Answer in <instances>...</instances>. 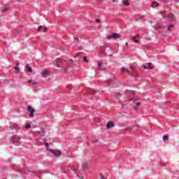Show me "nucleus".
Instances as JSON below:
<instances>
[{"instance_id":"nucleus-1","label":"nucleus","mask_w":179,"mask_h":179,"mask_svg":"<svg viewBox=\"0 0 179 179\" xmlns=\"http://www.w3.org/2000/svg\"><path fill=\"white\" fill-rule=\"evenodd\" d=\"M56 66L58 68H62L64 72H66L68 71V68L66 67V62L63 60L62 59H57L55 60Z\"/></svg>"},{"instance_id":"nucleus-2","label":"nucleus","mask_w":179,"mask_h":179,"mask_svg":"<svg viewBox=\"0 0 179 179\" xmlns=\"http://www.w3.org/2000/svg\"><path fill=\"white\" fill-rule=\"evenodd\" d=\"M162 15L164 18L167 19L169 22H171V23H176V17L174 16V14L167 13L166 11H164L162 13Z\"/></svg>"},{"instance_id":"nucleus-3","label":"nucleus","mask_w":179,"mask_h":179,"mask_svg":"<svg viewBox=\"0 0 179 179\" xmlns=\"http://www.w3.org/2000/svg\"><path fill=\"white\" fill-rule=\"evenodd\" d=\"M22 139L21 136H17L16 135H13L10 138V142L13 143V145H15L16 146H19L22 143L20 141Z\"/></svg>"},{"instance_id":"nucleus-4","label":"nucleus","mask_w":179,"mask_h":179,"mask_svg":"<svg viewBox=\"0 0 179 179\" xmlns=\"http://www.w3.org/2000/svg\"><path fill=\"white\" fill-rule=\"evenodd\" d=\"M79 169V166L78 165H75L73 164H70L66 168V170H67L69 172L73 171L74 173H76V171Z\"/></svg>"},{"instance_id":"nucleus-5","label":"nucleus","mask_w":179,"mask_h":179,"mask_svg":"<svg viewBox=\"0 0 179 179\" xmlns=\"http://www.w3.org/2000/svg\"><path fill=\"white\" fill-rule=\"evenodd\" d=\"M139 129H141V126L138 124L128 127L127 128V131H129V132H136V131H139Z\"/></svg>"},{"instance_id":"nucleus-6","label":"nucleus","mask_w":179,"mask_h":179,"mask_svg":"<svg viewBox=\"0 0 179 179\" xmlns=\"http://www.w3.org/2000/svg\"><path fill=\"white\" fill-rule=\"evenodd\" d=\"M47 148H48V144L46 145ZM48 150H49V152H50V153H52V155H54V156H61L62 155V152H61V150H50L48 149Z\"/></svg>"},{"instance_id":"nucleus-7","label":"nucleus","mask_w":179,"mask_h":179,"mask_svg":"<svg viewBox=\"0 0 179 179\" xmlns=\"http://www.w3.org/2000/svg\"><path fill=\"white\" fill-rule=\"evenodd\" d=\"M27 111H29V117L30 118H33L34 117V113H36V110L31 107V106H27Z\"/></svg>"},{"instance_id":"nucleus-8","label":"nucleus","mask_w":179,"mask_h":179,"mask_svg":"<svg viewBox=\"0 0 179 179\" xmlns=\"http://www.w3.org/2000/svg\"><path fill=\"white\" fill-rule=\"evenodd\" d=\"M111 38H113L114 40H117V38H121V34L114 33L112 35L108 36V40H111Z\"/></svg>"},{"instance_id":"nucleus-9","label":"nucleus","mask_w":179,"mask_h":179,"mask_svg":"<svg viewBox=\"0 0 179 179\" xmlns=\"http://www.w3.org/2000/svg\"><path fill=\"white\" fill-rule=\"evenodd\" d=\"M98 68L99 71H106V66H103V62L101 61L98 62Z\"/></svg>"},{"instance_id":"nucleus-10","label":"nucleus","mask_w":179,"mask_h":179,"mask_svg":"<svg viewBox=\"0 0 179 179\" xmlns=\"http://www.w3.org/2000/svg\"><path fill=\"white\" fill-rule=\"evenodd\" d=\"M89 166V161L84 159L83 161V170L85 171L86 170V167Z\"/></svg>"},{"instance_id":"nucleus-11","label":"nucleus","mask_w":179,"mask_h":179,"mask_svg":"<svg viewBox=\"0 0 179 179\" xmlns=\"http://www.w3.org/2000/svg\"><path fill=\"white\" fill-rule=\"evenodd\" d=\"M115 124L114 123V122H108L106 124V128L108 129H110L111 128H113V127H115Z\"/></svg>"},{"instance_id":"nucleus-12","label":"nucleus","mask_w":179,"mask_h":179,"mask_svg":"<svg viewBox=\"0 0 179 179\" xmlns=\"http://www.w3.org/2000/svg\"><path fill=\"white\" fill-rule=\"evenodd\" d=\"M114 85V81L113 80H108L106 81V86H113Z\"/></svg>"},{"instance_id":"nucleus-13","label":"nucleus","mask_w":179,"mask_h":179,"mask_svg":"<svg viewBox=\"0 0 179 179\" xmlns=\"http://www.w3.org/2000/svg\"><path fill=\"white\" fill-rule=\"evenodd\" d=\"M159 3L157 1H155L152 3L151 8H157V6H159Z\"/></svg>"},{"instance_id":"nucleus-14","label":"nucleus","mask_w":179,"mask_h":179,"mask_svg":"<svg viewBox=\"0 0 179 179\" xmlns=\"http://www.w3.org/2000/svg\"><path fill=\"white\" fill-rule=\"evenodd\" d=\"M138 36H132L131 40L132 41H134V43H139V40H137V38H138Z\"/></svg>"},{"instance_id":"nucleus-15","label":"nucleus","mask_w":179,"mask_h":179,"mask_svg":"<svg viewBox=\"0 0 179 179\" xmlns=\"http://www.w3.org/2000/svg\"><path fill=\"white\" fill-rule=\"evenodd\" d=\"M122 72H125V71L127 72L128 75H132L131 73V71H129V70L125 67H122Z\"/></svg>"},{"instance_id":"nucleus-16","label":"nucleus","mask_w":179,"mask_h":179,"mask_svg":"<svg viewBox=\"0 0 179 179\" xmlns=\"http://www.w3.org/2000/svg\"><path fill=\"white\" fill-rule=\"evenodd\" d=\"M48 75H50V72H48L47 70L42 72V76H48Z\"/></svg>"},{"instance_id":"nucleus-17","label":"nucleus","mask_w":179,"mask_h":179,"mask_svg":"<svg viewBox=\"0 0 179 179\" xmlns=\"http://www.w3.org/2000/svg\"><path fill=\"white\" fill-rule=\"evenodd\" d=\"M26 69H27V71H28V72L29 73L33 72V69H31V67H30V65L27 64Z\"/></svg>"},{"instance_id":"nucleus-18","label":"nucleus","mask_w":179,"mask_h":179,"mask_svg":"<svg viewBox=\"0 0 179 179\" xmlns=\"http://www.w3.org/2000/svg\"><path fill=\"white\" fill-rule=\"evenodd\" d=\"M90 94H92V96H96V93H97V92H96L94 90H90L89 91Z\"/></svg>"},{"instance_id":"nucleus-19","label":"nucleus","mask_w":179,"mask_h":179,"mask_svg":"<svg viewBox=\"0 0 179 179\" xmlns=\"http://www.w3.org/2000/svg\"><path fill=\"white\" fill-rule=\"evenodd\" d=\"M17 171H18L19 173H20L21 174H22V173H26V171H24V169L20 168V167H18V168H17Z\"/></svg>"},{"instance_id":"nucleus-20","label":"nucleus","mask_w":179,"mask_h":179,"mask_svg":"<svg viewBox=\"0 0 179 179\" xmlns=\"http://www.w3.org/2000/svg\"><path fill=\"white\" fill-rule=\"evenodd\" d=\"M148 69H155V66H153V64L148 63Z\"/></svg>"},{"instance_id":"nucleus-21","label":"nucleus","mask_w":179,"mask_h":179,"mask_svg":"<svg viewBox=\"0 0 179 179\" xmlns=\"http://www.w3.org/2000/svg\"><path fill=\"white\" fill-rule=\"evenodd\" d=\"M123 5H125V6H129V3L128 2V0H122Z\"/></svg>"},{"instance_id":"nucleus-22","label":"nucleus","mask_w":179,"mask_h":179,"mask_svg":"<svg viewBox=\"0 0 179 179\" xmlns=\"http://www.w3.org/2000/svg\"><path fill=\"white\" fill-rule=\"evenodd\" d=\"M173 27H174V24H170V25L167 27L168 31H171V29H173Z\"/></svg>"},{"instance_id":"nucleus-23","label":"nucleus","mask_w":179,"mask_h":179,"mask_svg":"<svg viewBox=\"0 0 179 179\" xmlns=\"http://www.w3.org/2000/svg\"><path fill=\"white\" fill-rule=\"evenodd\" d=\"M162 138H163L164 142H167V141H169V136H167V135L163 136Z\"/></svg>"},{"instance_id":"nucleus-24","label":"nucleus","mask_w":179,"mask_h":179,"mask_svg":"<svg viewBox=\"0 0 179 179\" xmlns=\"http://www.w3.org/2000/svg\"><path fill=\"white\" fill-rule=\"evenodd\" d=\"M25 128H26L27 129H30V128H31V124H30V123H27V124H25Z\"/></svg>"},{"instance_id":"nucleus-25","label":"nucleus","mask_w":179,"mask_h":179,"mask_svg":"<svg viewBox=\"0 0 179 179\" xmlns=\"http://www.w3.org/2000/svg\"><path fill=\"white\" fill-rule=\"evenodd\" d=\"M14 69H15V71H17V73L20 72V69L19 68V66H15L13 67Z\"/></svg>"},{"instance_id":"nucleus-26","label":"nucleus","mask_w":179,"mask_h":179,"mask_svg":"<svg viewBox=\"0 0 179 179\" xmlns=\"http://www.w3.org/2000/svg\"><path fill=\"white\" fill-rule=\"evenodd\" d=\"M9 9H10L9 7H6V8H5L2 10V12H3V13H5V12H8V10H9Z\"/></svg>"},{"instance_id":"nucleus-27","label":"nucleus","mask_w":179,"mask_h":179,"mask_svg":"<svg viewBox=\"0 0 179 179\" xmlns=\"http://www.w3.org/2000/svg\"><path fill=\"white\" fill-rule=\"evenodd\" d=\"M126 92H129L130 93H132V94H136V91H134V90H126Z\"/></svg>"},{"instance_id":"nucleus-28","label":"nucleus","mask_w":179,"mask_h":179,"mask_svg":"<svg viewBox=\"0 0 179 179\" xmlns=\"http://www.w3.org/2000/svg\"><path fill=\"white\" fill-rule=\"evenodd\" d=\"M43 30V26L40 25L38 27V31H41Z\"/></svg>"},{"instance_id":"nucleus-29","label":"nucleus","mask_w":179,"mask_h":179,"mask_svg":"<svg viewBox=\"0 0 179 179\" xmlns=\"http://www.w3.org/2000/svg\"><path fill=\"white\" fill-rule=\"evenodd\" d=\"M99 176L101 179H106V178L104 177V175H103V173H99Z\"/></svg>"},{"instance_id":"nucleus-30","label":"nucleus","mask_w":179,"mask_h":179,"mask_svg":"<svg viewBox=\"0 0 179 179\" xmlns=\"http://www.w3.org/2000/svg\"><path fill=\"white\" fill-rule=\"evenodd\" d=\"M155 30H160V26L159 25H155Z\"/></svg>"},{"instance_id":"nucleus-31","label":"nucleus","mask_w":179,"mask_h":179,"mask_svg":"<svg viewBox=\"0 0 179 179\" xmlns=\"http://www.w3.org/2000/svg\"><path fill=\"white\" fill-rule=\"evenodd\" d=\"M83 62H89V61L87 60V57H84V59H83Z\"/></svg>"},{"instance_id":"nucleus-32","label":"nucleus","mask_w":179,"mask_h":179,"mask_svg":"<svg viewBox=\"0 0 179 179\" xmlns=\"http://www.w3.org/2000/svg\"><path fill=\"white\" fill-rule=\"evenodd\" d=\"M115 96H116V99H120V96H121L120 94L115 93Z\"/></svg>"},{"instance_id":"nucleus-33","label":"nucleus","mask_w":179,"mask_h":179,"mask_svg":"<svg viewBox=\"0 0 179 179\" xmlns=\"http://www.w3.org/2000/svg\"><path fill=\"white\" fill-rule=\"evenodd\" d=\"M47 30H48V28H47V27H45L43 28V33H45V31H47Z\"/></svg>"},{"instance_id":"nucleus-34","label":"nucleus","mask_w":179,"mask_h":179,"mask_svg":"<svg viewBox=\"0 0 179 179\" xmlns=\"http://www.w3.org/2000/svg\"><path fill=\"white\" fill-rule=\"evenodd\" d=\"M1 83H5V82H8V80H0Z\"/></svg>"},{"instance_id":"nucleus-35","label":"nucleus","mask_w":179,"mask_h":179,"mask_svg":"<svg viewBox=\"0 0 179 179\" xmlns=\"http://www.w3.org/2000/svg\"><path fill=\"white\" fill-rule=\"evenodd\" d=\"M92 142H93L94 143H96L99 142V140L94 138V139L92 140Z\"/></svg>"},{"instance_id":"nucleus-36","label":"nucleus","mask_w":179,"mask_h":179,"mask_svg":"<svg viewBox=\"0 0 179 179\" xmlns=\"http://www.w3.org/2000/svg\"><path fill=\"white\" fill-rule=\"evenodd\" d=\"M139 19H143V17H141L140 18L136 19V22H139Z\"/></svg>"},{"instance_id":"nucleus-37","label":"nucleus","mask_w":179,"mask_h":179,"mask_svg":"<svg viewBox=\"0 0 179 179\" xmlns=\"http://www.w3.org/2000/svg\"><path fill=\"white\" fill-rule=\"evenodd\" d=\"M136 106L138 107V106H141V102H136Z\"/></svg>"},{"instance_id":"nucleus-38","label":"nucleus","mask_w":179,"mask_h":179,"mask_svg":"<svg viewBox=\"0 0 179 179\" xmlns=\"http://www.w3.org/2000/svg\"><path fill=\"white\" fill-rule=\"evenodd\" d=\"M77 48L78 50H83V48L82 46H78Z\"/></svg>"},{"instance_id":"nucleus-39","label":"nucleus","mask_w":179,"mask_h":179,"mask_svg":"<svg viewBox=\"0 0 179 179\" xmlns=\"http://www.w3.org/2000/svg\"><path fill=\"white\" fill-rule=\"evenodd\" d=\"M143 68L145 69H149V67H148V66H143Z\"/></svg>"},{"instance_id":"nucleus-40","label":"nucleus","mask_w":179,"mask_h":179,"mask_svg":"<svg viewBox=\"0 0 179 179\" xmlns=\"http://www.w3.org/2000/svg\"><path fill=\"white\" fill-rule=\"evenodd\" d=\"M96 23H100V19H96Z\"/></svg>"},{"instance_id":"nucleus-41","label":"nucleus","mask_w":179,"mask_h":179,"mask_svg":"<svg viewBox=\"0 0 179 179\" xmlns=\"http://www.w3.org/2000/svg\"><path fill=\"white\" fill-rule=\"evenodd\" d=\"M74 40H76V41H79V38L76 37V38H74Z\"/></svg>"},{"instance_id":"nucleus-42","label":"nucleus","mask_w":179,"mask_h":179,"mask_svg":"<svg viewBox=\"0 0 179 179\" xmlns=\"http://www.w3.org/2000/svg\"><path fill=\"white\" fill-rule=\"evenodd\" d=\"M29 83H33V80H28Z\"/></svg>"},{"instance_id":"nucleus-43","label":"nucleus","mask_w":179,"mask_h":179,"mask_svg":"<svg viewBox=\"0 0 179 179\" xmlns=\"http://www.w3.org/2000/svg\"><path fill=\"white\" fill-rule=\"evenodd\" d=\"M32 85H37V83H36V82H32Z\"/></svg>"},{"instance_id":"nucleus-44","label":"nucleus","mask_w":179,"mask_h":179,"mask_svg":"<svg viewBox=\"0 0 179 179\" xmlns=\"http://www.w3.org/2000/svg\"><path fill=\"white\" fill-rule=\"evenodd\" d=\"M42 134H45V130H42Z\"/></svg>"},{"instance_id":"nucleus-45","label":"nucleus","mask_w":179,"mask_h":179,"mask_svg":"<svg viewBox=\"0 0 179 179\" xmlns=\"http://www.w3.org/2000/svg\"><path fill=\"white\" fill-rule=\"evenodd\" d=\"M132 100H133V101H135V100H136V98L134 97L132 99Z\"/></svg>"},{"instance_id":"nucleus-46","label":"nucleus","mask_w":179,"mask_h":179,"mask_svg":"<svg viewBox=\"0 0 179 179\" xmlns=\"http://www.w3.org/2000/svg\"><path fill=\"white\" fill-rule=\"evenodd\" d=\"M134 110H138V107H136V106H134Z\"/></svg>"},{"instance_id":"nucleus-47","label":"nucleus","mask_w":179,"mask_h":179,"mask_svg":"<svg viewBox=\"0 0 179 179\" xmlns=\"http://www.w3.org/2000/svg\"><path fill=\"white\" fill-rule=\"evenodd\" d=\"M102 52H104V48L101 49Z\"/></svg>"},{"instance_id":"nucleus-48","label":"nucleus","mask_w":179,"mask_h":179,"mask_svg":"<svg viewBox=\"0 0 179 179\" xmlns=\"http://www.w3.org/2000/svg\"><path fill=\"white\" fill-rule=\"evenodd\" d=\"M10 129H13V126H10Z\"/></svg>"},{"instance_id":"nucleus-49","label":"nucleus","mask_w":179,"mask_h":179,"mask_svg":"<svg viewBox=\"0 0 179 179\" xmlns=\"http://www.w3.org/2000/svg\"><path fill=\"white\" fill-rule=\"evenodd\" d=\"M17 1H19L20 2H23V0H17Z\"/></svg>"},{"instance_id":"nucleus-50","label":"nucleus","mask_w":179,"mask_h":179,"mask_svg":"<svg viewBox=\"0 0 179 179\" xmlns=\"http://www.w3.org/2000/svg\"><path fill=\"white\" fill-rule=\"evenodd\" d=\"M69 89H71V87H72V85H69Z\"/></svg>"},{"instance_id":"nucleus-51","label":"nucleus","mask_w":179,"mask_h":179,"mask_svg":"<svg viewBox=\"0 0 179 179\" xmlns=\"http://www.w3.org/2000/svg\"><path fill=\"white\" fill-rule=\"evenodd\" d=\"M80 54H81V53H80H80H77V54H76L77 57H78V55H79Z\"/></svg>"},{"instance_id":"nucleus-52","label":"nucleus","mask_w":179,"mask_h":179,"mask_svg":"<svg viewBox=\"0 0 179 179\" xmlns=\"http://www.w3.org/2000/svg\"><path fill=\"white\" fill-rule=\"evenodd\" d=\"M113 1V2H116V1L115 0H112Z\"/></svg>"},{"instance_id":"nucleus-53","label":"nucleus","mask_w":179,"mask_h":179,"mask_svg":"<svg viewBox=\"0 0 179 179\" xmlns=\"http://www.w3.org/2000/svg\"><path fill=\"white\" fill-rule=\"evenodd\" d=\"M34 90H35V91L37 90V87H35Z\"/></svg>"},{"instance_id":"nucleus-54","label":"nucleus","mask_w":179,"mask_h":179,"mask_svg":"<svg viewBox=\"0 0 179 179\" xmlns=\"http://www.w3.org/2000/svg\"><path fill=\"white\" fill-rule=\"evenodd\" d=\"M0 85H1V81H0Z\"/></svg>"},{"instance_id":"nucleus-55","label":"nucleus","mask_w":179,"mask_h":179,"mask_svg":"<svg viewBox=\"0 0 179 179\" xmlns=\"http://www.w3.org/2000/svg\"><path fill=\"white\" fill-rule=\"evenodd\" d=\"M164 1H166V0H164Z\"/></svg>"}]
</instances>
